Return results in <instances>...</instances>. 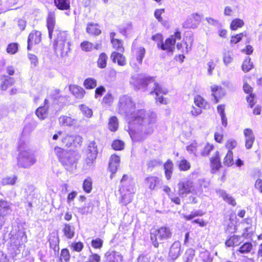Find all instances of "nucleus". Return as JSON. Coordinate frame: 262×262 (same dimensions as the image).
<instances>
[{
	"mask_svg": "<svg viewBox=\"0 0 262 262\" xmlns=\"http://www.w3.org/2000/svg\"><path fill=\"white\" fill-rule=\"evenodd\" d=\"M54 151L58 161L67 170L76 168L78 158L75 154L58 146L54 147Z\"/></svg>",
	"mask_w": 262,
	"mask_h": 262,
	"instance_id": "nucleus-1",
	"label": "nucleus"
},
{
	"mask_svg": "<svg viewBox=\"0 0 262 262\" xmlns=\"http://www.w3.org/2000/svg\"><path fill=\"white\" fill-rule=\"evenodd\" d=\"M172 236V232L170 228L167 226L160 227L154 226L149 230V238L151 244L156 248L159 247V241L162 242L170 239Z\"/></svg>",
	"mask_w": 262,
	"mask_h": 262,
	"instance_id": "nucleus-2",
	"label": "nucleus"
},
{
	"mask_svg": "<svg viewBox=\"0 0 262 262\" xmlns=\"http://www.w3.org/2000/svg\"><path fill=\"white\" fill-rule=\"evenodd\" d=\"M71 43L64 32H60L53 43V48L56 54L64 57L70 52Z\"/></svg>",
	"mask_w": 262,
	"mask_h": 262,
	"instance_id": "nucleus-3",
	"label": "nucleus"
},
{
	"mask_svg": "<svg viewBox=\"0 0 262 262\" xmlns=\"http://www.w3.org/2000/svg\"><path fill=\"white\" fill-rule=\"evenodd\" d=\"M10 245L15 251H20V248L27 242L26 232L21 229L13 230L9 233Z\"/></svg>",
	"mask_w": 262,
	"mask_h": 262,
	"instance_id": "nucleus-4",
	"label": "nucleus"
},
{
	"mask_svg": "<svg viewBox=\"0 0 262 262\" xmlns=\"http://www.w3.org/2000/svg\"><path fill=\"white\" fill-rule=\"evenodd\" d=\"M136 103L132 97L123 95L119 99L118 104V113L127 117L136 109Z\"/></svg>",
	"mask_w": 262,
	"mask_h": 262,
	"instance_id": "nucleus-5",
	"label": "nucleus"
},
{
	"mask_svg": "<svg viewBox=\"0 0 262 262\" xmlns=\"http://www.w3.org/2000/svg\"><path fill=\"white\" fill-rule=\"evenodd\" d=\"M58 134L60 137L62 145L67 148L76 146L78 140L80 138L79 136L73 134L72 132L59 130Z\"/></svg>",
	"mask_w": 262,
	"mask_h": 262,
	"instance_id": "nucleus-6",
	"label": "nucleus"
},
{
	"mask_svg": "<svg viewBox=\"0 0 262 262\" xmlns=\"http://www.w3.org/2000/svg\"><path fill=\"white\" fill-rule=\"evenodd\" d=\"M168 93V91L163 88L159 83L155 82L153 90L150 92L151 95L155 94L156 102L160 104H167V99L163 97Z\"/></svg>",
	"mask_w": 262,
	"mask_h": 262,
	"instance_id": "nucleus-7",
	"label": "nucleus"
},
{
	"mask_svg": "<svg viewBox=\"0 0 262 262\" xmlns=\"http://www.w3.org/2000/svg\"><path fill=\"white\" fill-rule=\"evenodd\" d=\"M42 33L38 30H33L29 34L27 40V49L28 50H34L36 46L39 44L42 39Z\"/></svg>",
	"mask_w": 262,
	"mask_h": 262,
	"instance_id": "nucleus-8",
	"label": "nucleus"
},
{
	"mask_svg": "<svg viewBox=\"0 0 262 262\" xmlns=\"http://www.w3.org/2000/svg\"><path fill=\"white\" fill-rule=\"evenodd\" d=\"M17 161L18 164L24 168H28L36 162L34 156L30 152L25 151L19 154Z\"/></svg>",
	"mask_w": 262,
	"mask_h": 262,
	"instance_id": "nucleus-9",
	"label": "nucleus"
},
{
	"mask_svg": "<svg viewBox=\"0 0 262 262\" xmlns=\"http://www.w3.org/2000/svg\"><path fill=\"white\" fill-rule=\"evenodd\" d=\"M178 188L180 196L190 194L194 191V183L190 179L180 181Z\"/></svg>",
	"mask_w": 262,
	"mask_h": 262,
	"instance_id": "nucleus-10",
	"label": "nucleus"
},
{
	"mask_svg": "<svg viewBox=\"0 0 262 262\" xmlns=\"http://www.w3.org/2000/svg\"><path fill=\"white\" fill-rule=\"evenodd\" d=\"M210 172L212 174L217 173L222 167L221 155L218 150L209 158Z\"/></svg>",
	"mask_w": 262,
	"mask_h": 262,
	"instance_id": "nucleus-11",
	"label": "nucleus"
},
{
	"mask_svg": "<svg viewBox=\"0 0 262 262\" xmlns=\"http://www.w3.org/2000/svg\"><path fill=\"white\" fill-rule=\"evenodd\" d=\"M56 24L55 12L53 11H48L46 17V27L48 31L49 38L50 39H52L53 33L55 29Z\"/></svg>",
	"mask_w": 262,
	"mask_h": 262,
	"instance_id": "nucleus-12",
	"label": "nucleus"
},
{
	"mask_svg": "<svg viewBox=\"0 0 262 262\" xmlns=\"http://www.w3.org/2000/svg\"><path fill=\"white\" fill-rule=\"evenodd\" d=\"M120 163V157L114 154L110 158L108 170L111 172L110 178L112 179L116 173Z\"/></svg>",
	"mask_w": 262,
	"mask_h": 262,
	"instance_id": "nucleus-13",
	"label": "nucleus"
},
{
	"mask_svg": "<svg viewBox=\"0 0 262 262\" xmlns=\"http://www.w3.org/2000/svg\"><path fill=\"white\" fill-rule=\"evenodd\" d=\"M146 116V111L144 109H139L136 111L135 110L127 117L129 119L130 122L141 124L145 119Z\"/></svg>",
	"mask_w": 262,
	"mask_h": 262,
	"instance_id": "nucleus-14",
	"label": "nucleus"
},
{
	"mask_svg": "<svg viewBox=\"0 0 262 262\" xmlns=\"http://www.w3.org/2000/svg\"><path fill=\"white\" fill-rule=\"evenodd\" d=\"M10 210L11 208L8 202L5 200H0V230L5 224V216Z\"/></svg>",
	"mask_w": 262,
	"mask_h": 262,
	"instance_id": "nucleus-15",
	"label": "nucleus"
},
{
	"mask_svg": "<svg viewBox=\"0 0 262 262\" xmlns=\"http://www.w3.org/2000/svg\"><path fill=\"white\" fill-rule=\"evenodd\" d=\"M116 33L114 32H112L110 33V41L112 48L115 50V51L123 53L125 51L123 40L116 38Z\"/></svg>",
	"mask_w": 262,
	"mask_h": 262,
	"instance_id": "nucleus-16",
	"label": "nucleus"
},
{
	"mask_svg": "<svg viewBox=\"0 0 262 262\" xmlns=\"http://www.w3.org/2000/svg\"><path fill=\"white\" fill-rule=\"evenodd\" d=\"M176 38H174L173 35H170L165 40L164 42H162L160 44H158L157 46L163 51L172 53L174 50Z\"/></svg>",
	"mask_w": 262,
	"mask_h": 262,
	"instance_id": "nucleus-17",
	"label": "nucleus"
},
{
	"mask_svg": "<svg viewBox=\"0 0 262 262\" xmlns=\"http://www.w3.org/2000/svg\"><path fill=\"white\" fill-rule=\"evenodd\" d=\"M49 102L48 99H45L43 101V105L39 106L35 110V114L40 120H45L49 115Z\"/></svg>",
	"mask_w": 262,
	"mask_h": 262,
	"instance_id": "nucleus-18",
	"label": "nucleus"
},
{
	"mask_svg": "<svg viewBox=\"0 0 262 262\" xmlns=\"http://www.w3.org/2000/svg\"><path fill=\"white\" fill-rule=\"evenodd\" d=\"M210 89L214 103H217L220 99H222L225 95V91L221 86L213 85L210 87Z\"/></svg>",
	"mask_w": 262,
	"mask_h": 262,
	"instance_id": "nucleus-19",
	"label": "nucleus"
},
{
	"mask_svg": "<svg viewBox=\"0 0 262 262\" xmlns=\"http://www.w3.org/2000/svg\"><path fill=\"white\" fill-rule=\"evenodd\" d=\"M69 89L71 94L77 99H83L86 93L83 88L77 84H70Z\"/></svg>",
	"mask_w": 262,
	"mask_h": 262,
	"instance_id": "nucleus-20",
	"label": "nucleus"
},
{
	"mask_svg": "<svg viewBox=\"0 0 262 262\" xmlns=\"http://www.w3.org/2000/svg\"><path fill=\"white\" fill-rule=\"evenodd\" d=\"M111 58L114 63L118 66L124 67L127 64V59L123 53L117 51H113L111 54Z\"/></svg>",
	"mask_w": 262,
	"mask_h": 262,
	"instance_id": "nucleus-21",
	"label": "nucleus"
},
{
	"mask_svg": "<svg viewBox=\"0 0 262 262\" xmlns=\"http://www.w3.org/2000/svg\"><path fill=\"white\" fill-rule=\"evenodd\" d=\"M160 182L161 180L159 177L151 175L147 176L144 180L145 184L151 190L156 189L160 185Z\"/></svg>",
	"mask_w": 262,
	"mask_h": 262,
	"instance_id": "nucleus-22",
	"label": "nucleus"
},
{
	"mask_svg": "<svg viewBox=\"0 0 262 262\" xmlns=\"http://www.w3.org/2000/svg\"><path fill=\"white\" fill-rule=\"evenodd\" d=\"M14 79L6 75H0V89L6 91L14 84Z\"/></svg>",
	"mask_w": 262,
	"mask_h": 262,
	"instance_id": "nucleus-23",
	"label": "nucleus"
},
{
	"mask_svg": "<svg viewBox=\"0 0 262 262\" xmlns=\"http://www.w3.org/2000/svg\"><path fill=\"white\" fill-rule=\"evenodd\" d=\"M104 257V262H122V256L114 250L107 251Z\"/></svg>",
	"mask_w": 262,
	"mask_h": 262,
	"instance_id": "nucleus-24",
	"label": "nucleus"
},
{
	"mask_svg": "<svg viewBox=\"0 0 262 262\" xmlns=\"http://www.w3.org/2000/svg\"><path fill=\"white\" fill-rule=\"evenodd\" d=\"M181 245L178 242H174L170 247L168 253L169 258L172 260H176L180 255Z\"/></svg>",
	"mask_w": 262,
	"mask_h": 262,
	"instance_id": "nucleus-25",
	"label": "nucleus"
},
{
	"mask_svg": "<svg viewBox=\"0 0 262 262\" xmlns=\"http://www.w3.org/2000/svg\"><path fill=\"white\" fill-rule=\"evenodd\" d=\"M201 21V16L198 13L191 15V17L183 24V27L185 28H195Z\"/></svg>",
	"mask_w": 262,
	"mask_h": 262,
	"instance_id": "nucleus-26",
	"label": "nucleus"
},
{
	"mask_svg": "<svg viewBox=\"0 0 262 262\" xmlns=\"http://www.w3.org/2000/svg\"><path fill=\"white\" fill-rule=\"evenodd\" d=\"M173 166V163L171 159H167L163 164L164 174L167 180H170L172 177Z\"/></svg>",
	"mask_w": 262,
	"mask_h": 262,
	"instance_id": "nucleus-27",
	"label": "nucleus"
},
{
	"mask_svg": "<svg viewBox=\"0 0 262 262\" xmlns=\"http://www.w3.org/2000/svg\"><path fill=\"white\" fill-rule=\"evenodd\" d=\"M163 191L168 195L171 202L176 205H180L181 204V200L180 196H178L174 192H171V189L167 185L164 186Z\"/></svg>",
	"mask_w": 262,
	"mask_h": 262,
	"instance_id": "nucleus-28",
	"label": "nucleus"
},
{
	"mask_svg": "<svg viewBox=\"0 0 262 262\" xmlns=\"http://www.w3.org/2000/svg\"><path fill=\"white\" fill-rule=\"evenodd\" d=\"M241 243V236L237 235L229 236L225 242V246L227 247H235L239 246Z\"/></svg>",
	"mask_w": 262,
	"mask_h": 262,
	"instance_id": "nucleus-29",
	"label": "nucleus"
},
{
	"mask_svg": "<svg viewBox=\"0 0 262 262\" xmlns=\"http://www.w3.org/2000/svg\"><path fill=\"white\" fill-rule=\"evenodd\" d=\"M49 242L50 247L54 251H58L59 250V239L57 234L52 233L49 235Z\"/></svg>",
	"mask_w": 262,
	"mask_h": 262,
	"instance_id": "nucleus-30",
	"label": "nucleus"
},
{
	"mask_svg": "<svg viewBox=\"0 0 262 262\" xmlns=\"http://www.w3.org/2000/svg\"><path fill=\"white\" fill-rule=\"evenodd\" d=\"M193 101L195 105L202 110H206L209 107L207 101L200 95H195L194 97Z\"/></svg>",
	"mask_w": 262,
	"mask_h": 262,
	"instance_id": "nucleus-31",
	"label": "nucleus"
},
{
	"mask_svg": "<svg viewBox=\"0 0 262 262\" xmlns=\"http://www.w3.org/2000/svg\"><path fill=\"white\" fill-rule=\"evenodd\" d=\"M54 4L61 11L69 10L71 8L70 0H54Z\"/></svg>",
	"mask_w": 262,
	"mask_h": 262,
	"instance_id": "nucleus-32",
	"label": "nucleus"
},
{
	"mask_svg": "<svg viewBox=\"0 0 262 262\" xmlns=\"http://www.w3.org/2000/svg\"><path fill=\"white\" fill-rule=\"evenodd\" d=\"M62 231L63 235L67 239H72L75 235L74 229L69 224L65 223L63 224Z\"/></svg>",
	"mask_w": 262,
	"mask_h": 262,
	"instance_id": "nucleus-33",
	"label": "nucleus"
},
{
	"mask_svg": "<svg viewBox=\"0 0 262 262\" xmlns=\"http://www.w3.org/2000/svg\"><path fill=\"white\" fill-rule=\"evenodd\" d=\"M115 97L112 92L108 91L102 99L101 103L104 106H111L114 101Z\"/></svg>",
	"mask_w": 262,
	"mask_h": 262,
	"instance_id": "nucleus-34",
	"label": "nucleus"
},
{
	"mask_svg": "<svg viewBox=\"0 0 262 262\" xmlns=\"http://www.w3.org/2000/svg\"><path fill=\"white\" fill-rule=\"evenodd\" d=\"M86 32L91 35L97 36L101 33V30L97 24L89 23L86 28Z\"/></svg>",
	"mask_w": 262,
	"mask_h": 262,
	"instance_id": "nucleus-35",
	"label": "nucleus"
},
{
	"mask_svg": "<svg viewBox=\"0 0 262 262\" xmlns=\"http://www.w3.org/2000/svg\"><path fill=\"white\" fill-rule=\"evenodd\" d=\"M59 122L60 125L71 126L76 124V120L71 117L63 115L59 117Z\"/></svg>",
	"mask_w": 262,
	"mask_h": 262,
	"instance_id": "nucleus-36",
	"label": "nucleus"
},
{
	"mask_svg": "<svg viewBox=\"0 0 262 262\" xmlns=\"http://www.w3.org/2000/svg\"><path fill=\"white\" fill-rule=\"evenodd\" d=\"M108 56L105 52L101 53L97 60V67L100 69H104L106 67Z\"/></svg>",
	"mask_w": 262,
	"mask_h": 262,
	"instance_id": "nucleus-37",
	"label": "nucleus"
},
{
	"mask_svg": "<svg viewBox=\"0 0 262 262\" xmlns=\"http://www.w3.org/2000/svg\"><path fill=\"white\" fill-rule=\"evenodd\" d=\"M253 248L251 242H246L242 244L237 250L241 254H248L251 252Z\"/></svg>",
	"mask_w": 262,
	"mask_h": 262,
	"instance_id": "nucleus-38",
	"label": "nucleus"
},
{
	"mask_svg": "<svg viewBox=\"0 0 262 262\" xmlns=\"http://www.w3.org/2000/svg\"><path fill=\"white\" fill-rule=\"evenodd\" d=\"M83 84L85 89L92 90L97 86V81L93 77H88L84 79Z\"/></svg>",
	"mask_w": 262,
	"mask_h": 262,
	"instance_id": "nucleus-39",
	"label": "nucleus"
},
{
	"mask_svg": "<svg viewBox=\"0 0 262 262\" xmlns=\"http://www.w3.org/2000/svg\"><path fill=\"white\" fill-rule=\"evenodd\" d=\"M223 164L226 167H231L234 164L233 151H227L223 158Z\"/></svg>",
	"mask_w": 262,
	"mask_h": 262,
	"instance_id": "nucleus-40",
	"label": "nucleus"
},
{
	"mask_svg": "<svg viewBox=\"0 0 262 262\" xmlns=\"http://www.w3.org/2000/svg\"><path fill=\"white\" fill-rule=\"evenodd\" d=\"M70 258L69 250L67 248L62 249L58 256V262H69Z\"/></svg>",
	"mask_w": 262,
	"mask_h": 262,
	"instance_id": "nucleus-41",
	"label": "nucleus"
},
{
	"mask_svg": "<svg viewBox=\"0 0 262 262\" xmlns=\"http://www.w3.org/2000/svg\"><path fill=\"white\" fill-rule=\"evenodd\" d=\"M119 126L118 118L116 116H112L110 118L108 123V128L112 132L117 130Z\"/></svg>",
	"mask_w": 262,
	"mask_h": 262,
	"instance_id": "nucleus-42",
	"label": "nucleus"
},
{
	"mask_svg": "<svg viewBox=\"0 0 262 262\" xmlns=\"http://www.w3.org/2000/svg\"><path fill=\"white\" fill-rule=\"evenodd\" d=\"M225 107L224 104H220L217 106V111L221 116L222 125L226 127L227 125V118L225 113Z\"/></svg>",
	"mask_w": 262,
	"mask_h": 262,
	"instance_id": "nucleus-43",
	"label": "nucleus"
},
{
	"mask_svg": "<svg viewBox=\"0 0 262 262\" xmlns=\"http://www.w3.org/2000/svg\"><path fill=\"white\" fill-rule=\"evenodd\" d=\"M18 179L16 175L12 176H7L2 179V184L3 185H14Z\"/></svg>",
	"mask_w": 262,
	"mask_h": 262,
	"instance_id": "nucleus-44",
	"label": "nucleus"
},
{
	"mask_svg": "<svg viewBox=\"0 0 262 262\" xmlns=\"http://www.w3.org/2000/svg\"><path fill=\"white\" fill-rule=\"evenodd\" d=\"M244 21L240 18L233 19L230 25V28L232 31L237 30L238 28H241L244 26Z\"/></svg>",
	"mask_w": 262,
	"mask_h": 262,
	"instance_id": "nucleus-45",
	"label": "nucleus"
},
{
	"mask_svg": "<svg viewBox=\"0 0 262 262\" xmlns=\"http://www.w3.org/2000/svg\"><path fill=\"white\" fill-rule=\"evenodd\" d=\"M81 50L84 52H89L92 51L94 49H98L97 46L88 41H83L80 43Z\"/></svg>",
	"mask_w": 262,
	"mask_h": 262,
	"instance_id": "nucleus-46",
	"label": "nucleus"
},
{
	"mask_svg": "<svg viewBox=\"0 0 262 262\" xmlns=\"http://www.w3.org/2000/svg\"><path fill=\"white\" fill-rule=\"evenodd\" d=\"M178 167L180 171H185L190 169L191 164L187 160L183 159L179 162Z\"/></svg>",
	"mask_w": 262,
	"mask_h": 262,
	"instance_id": "nucleus-47",
	"label": "nucleus"
},
{
	"mask_svg": "<svg viewBox=\"0 0 262 262\" xmlns=\"http://www.w3.org/2000/svg\"><path fill=\"white\" fill-rule=\"evenodd\" d=\"M111 146L114 150H122L124 148V142L121 140L115 139L113 141Z\"/></svg>",
	"mask_w": 262,
	"mask_h": 262,
	"instance_id": "nucleus-48",
	"label": "nucleus"
},
{
	"mask_svg": "<svg viewBox=\"0 0 262 262\" xmlns=\"http://www.w3.org/2000/svg\"><path fill=\"white\" fill-rule=\"evenodd\" d=\"M82 188L85 192L89 193L92 190V180L90 177L85 179L82 184Z\"/></svg>",
	"mask_w": 262,
	"mask_h": 262,
	"instance_id": "nucleus-49",
	"label": "nucleus"
},
{
	"mask_svg": "<svg viewBox=\"0 0 262 262\" xmlns=\"http://www.w3.org/2000/svg\"><path fill=\"white\" fill-rule=\"evenodd\" d=\"M145 49L144 47H140L136 50V59L139 63H141L143 58L145 54Z\"/></svg>",
	"mask_w": 262,
	"mask_h": 262,
	"instance_id": "nucleus-50",
	"label": "nucleus"
},
{
	"mask_svg": "<svg viewBox=\"0 0 262 262\" xmlns=\"http://www.w3.org/2000/svg\"><path fill=\"white\" fill-rule=\"evenodd\" d=\"M247 36L248 33L246 31L237 34L231 37L230 43L232 44H236L239 42L244 37H246Z\"/></svg>",
	"mask_w": 262,
	"mask_h": 262,
	"instance_id": "nucleus-51",
	"label": "nucleus"
},
{
	"mask_svg": "<svg viewBox=\"0 0 262 262\" xmlns=\"http://www.w3.org/2000/svg\"><path fill=\"white\" fill-rule=\"evenodd\" d=\"M214 148V146L213 144L207 143L201 152V155L203 157L209 156Z\"/></svg>",
	"mask_w": 262,
	"mask_h": 262,
	"instance_id": "nucleus-52",
	"label": "nucleus"
},
{
	"mask_svg": "<svg viewBox=\"0 0 262 262\" xmlns=\"http://www.w3.org/2000/svg\"><path fill=\"white\" fill-rule=\"evenodd\" d=\"M97 155L86 153L84 162L88 166H92L93 165L97 158Z\"/></svg>",
	"mask_w": 262,
	"mask_h": 262,
	"instance_id": "nucleus-53",
	"label": "nucleus"
},
{
	"mask_svg": "<svg viewBox=\"0 0 262 262\" xmlns=\"http://www.w3.org/2000/svg\"><path fill=\"white\" fill-rule=\"evenodd\" d=\"M86 153L96 155H98L97 146L95 141H93L89 143Z\"/></svg>",
	"mask_w": 262,
	"mask_h": 262,
	"instance_id": "nucleus-54",
	"label": "nucleus"
},
{
	"mask_svg": "<svg viewBox=\"0 0 262 262\" xmlns=\"http://www.w3.org/2000/svg\"><path fill=\"white\" fill-rule=\"evenodd\" d=\"M18 50V44L17 42H11L9 43L6 49L7 52L9 54H15Z\"/></svg>",
	"mask_w": 262,
	"mask_h": 262,
	"instance_id": "nucleus-55",
	"label": "nucleus"
},
{
	"mask_svg": "<svg viewBox=\"0 0 262 262\" xmlns=\"http://www.w3.org/2000/svg\"><path fill=\"white\" fill-rule=\"evenodd\" d=\"M253 65L251 62V58L248 57L245 58L242 64V70L245 72L249 71L252 68Z\"/></svg>",
	"mask_w": 262,
	"mask_h": 262,
	"instance_id": "nucleus-56",
	"label": "nucleus"
},
{
	"mask_svg": "<svg viewBox=\"0 0 262 262\" xmlns=\"http://www.w3.org/2000/svg\"><path fill=\"white\" fill-rule=\"evenodd\" d=\"M204 214H205L204 212L201 210H197L196 211L191 212L188 215H183V217L185 220L190 221L195 217L201 216Z\"/></svg>",
	"mask_w": 262,
	"mask_h": 262,
	"instance_id": "nucleus-57",
	"label": "nucleus"
},
{
	"mask_svg": "<svg viewBox=\"0 0 262 262\" xmlns=\"http://www.w3.org/2000/svg\"><path fill=\"white\" fill-rule=\"evenodd\" d=\"M237 142L235 139H228L225 144V147L227 149V151H232V150L237 146Z\"/></svg>",
	"mask_w": 262,
	"mask_h": 262,
	"instance_id": "nucleus-58",
	"label": "nucleus"
},
{
	"mask_svg": "<svg viewBox=\"0 0 262 262\" xmlns=\"http://www.w3.org/2000/svg\"><path fill=\"white\" fill-rule=\"evenodd\" d=\"M79 107L82 113L85 117L90 118L92 116L93 111L91 108L84 104H81Z\"/></svg>",
	"mask_w": 262,
	"mask_h": 262,
	"instance_id": "nucleus-59",
	"label": "nucleus"
},
{
	"mask_svg": "<svg viewBox=\"0 0 262 262\" xmlns=\"http://www.w3.org/2000/svg\"><path fill=\"white\" fill-rule=\"evenodd\" d=\"M70 247L73 251L80 252L83 250L84 245L82 242L79 241L77 242L72 243L70 245Z\"/></svg>",
	"mask_w": 262,
	"mask_h": 262,
	"instance_id": "nucleus-60",
	"label": "nucleus"
},
{
	"mask_svg": "<svg viewBox=\"0 0 262 262\" xmlns=\"http://www.w3.org/2000/svg\"><path fill=\"white\" fill-rule=\"evenodd\" d=\"M103 242L102 239L100 238H96L93 239L91 241L92 247L96 249H100L103 246Z\"/></svg>",
	"mask_w": 262,
	"mask_h": 262,
	"instance_id": "nucleus-61",
	"label": "nucleus"
},
{
	"mask_svg": "<svg viewBox=\"0 0 262 262\" xmlns=\"http://www.w3.org/2000/svg\"><path fill=\"white\" fill-rule=\"evenodd\" d=\"M106 92V89L103 85H99L95 90L94 96L95 98L101 97L103 94Z\"/></svg>",
	"mask_w": 262,
	"mask_h": 262,
	"instance_id": "nucleus-62",
	"label": "nucleus"
},
{
	"mask_svg": "<svg viewBox=\"0 0 262 262\" xmlns=\"http://www.w3.org/2000/svg\"><path fill=\"white\" fill-rule=\"evenodd\" d=\"M222 198L224 200V201H225L228 204L232 206H235L236 205V203L235 199L232 196H230L226 193H224L222 195Z\"/></svg>",
	"mask_w": 262,
	"mask_h": 262,
	"instance_id": "nucleus-63",
	"label": "nucleus"
},
{
	"mask_svg": "<svg viewBox=\"0 0 262 262\" xmlns=\"http://www.w3.org/2000/svg\"><path fill=\"white\" fill-rule=\"evenodd\" d=\"M100 255L96 253H92L89 256L88 259L84 262H101Z\"/></svg>",
	"mask_w": 262,
	"mask_h": 262,
	"instance_id": "nucleus-64",
	"label": "nucleus"
}]
</instances>
